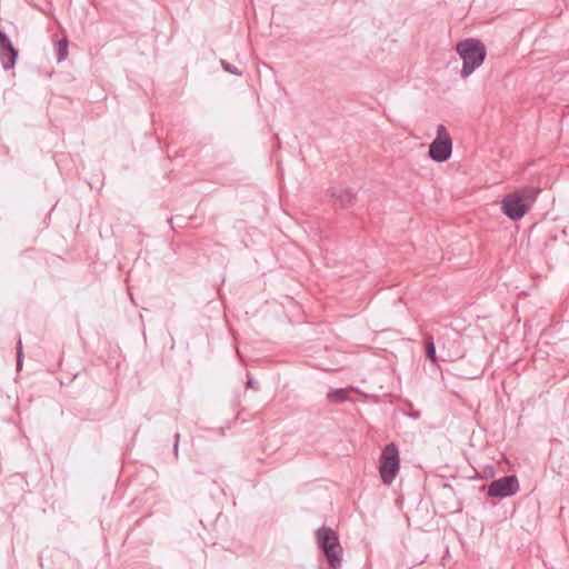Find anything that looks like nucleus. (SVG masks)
<instances>
[{"label": "nucleus", "mask_w": 569, "mask_h": 569, "mask_svg": "<svg viewBox=\"0 0 569 569\" xmlns=\"http://www.w3.org/2000/svg\"><path fill=\"white\" fill-rule=\"evenodd\" d=\"M456 51L462 60L460 76L468 78L483 63L487 51L483 43L475 38L465 39L457 43Z\"/></svg>", "instance_id": "f257e3e1"}, {"label": "nucleus", "mask_w": 569, "mask_h": 569, "mask_svg": "<svg viewBox=\"0 0 569 569\" xmlns=\"http://www.w3.org/2000/svg\"><path fill=\"white\" fill-rule=\"evenodd\" d=\"M335 200L343 208L350 207L355 203L357 194L353 189L349 187H337L331 190Z\"/></svg>", "instance_id": "6e6552de"}, {"label": "nucleus", "mask_w": 569, "mask_h": 569, "mask_svg": "<svg viewBox=\"0 0 569 569\" xmlns=\"http://www.w3.org/2000/svg\"><path fill=\"white\" fill-rule=\"evenodd\" d=\"M535 200V194L529 189L516 190L506 194L501 200V211L511 220L518 221L525 217L531 203Z\"/></svg>", "instance_id": "f03ea898"}, {"label": "nucleus", "mask_w": 569, "mask_h": 569, "mask_svg": "<svg viewBox=\"0 0 569 569\" xmlns=\"http://www.w3.org/2000/svg\"><path fill=\"white\" fill-rule=\"evenodd\" d=\"M0 56L2 66L6 70L13 68L17 61L18 52L13 48L11 41L6 33L0 29Z\"/></svg>", "instance_id": "0eeeda50"}, {"label": "nucleus", "mask_w": 569, "mask_h": 569, "mask_svg": "<svg viewBox=\"0 0 569 569\" xmlns=\"http://www.w3.org/2000/svg\"><path fill=\"white\" fill-rule=\"evenodd\" d=\"M221 64L226 71L233 73V74H240V72L238 71V69L236 67H231L230 64L226 63L224 61H222Z\"/></svg>", "instance_id": "ddd939ff"}, {"label": "nucleus", "mask_w": 569, "mask_h": 569, "mask_svg": "<svg viewBox=\"0 0 569 569\" xmlns=\"http://www.w3.org/2000/svg\"><path fill=\"white\" fill-rule=\"evenodd\" d=\"M426 356L432 363L437 362L436 345L432 336L430 335L426 337Z\"/></svg>", "instance_id": "9d476101"}, {"label": "nucleus", "mask_w": 569, "mask_h": 569, "mask_svg": "<svg viewBox=\"0 0 569 569\" xmlns=\"http://www.w3.org/2000/svg\"><path fill=\"white\" fill-rule=\"evenodd\" d=\"M58 61L61 62L68 57V40L62 39L57 43Z\"/></svg>", "instance_id": "9b49d317"}, {"label": "nucleus", "mask_w": 569, "mask_h": 569, "mask_svg": "<svg viewBox=\"0 0 569 569\" xmlns=\"http://www.w3.org/2000/svg\"><path fill=\"white\" fill-rule=\"evenodd\" d=\"M400 468L399 450L395 443H388L381 453L379 472L385 485L389 486L396 479Z\"/></svg>", "instance_id": "20e7f679"}, {"label": "nucleus", "mask_w": 569, "mask_h": 569, "mask_svg": "<svg viewBox=\"0 0 569 569\" xmlns=\"http://www.w3.org/2000/svg\"><path fill=\"white\" fill-rule=\"evenodd\" d=\"M22 341L19 338L17 342V370H21L22 367Z\"/></svg>", "instance_id": "f8f14e48"}, {"label": "nucleus", "mask_w": 569, "mask_h": 569, "mask_svg": "<svg viewBox=\"0 0 569 569\" xmlns=\"http://www.w3.org/2000/svg\"><path fill=\"white\" fill-rule=\"evenodd\" d=\"M252 385H253L252 380H248L247 386L252 387Z\"/></svg>", "instance_id": "2eb2a0df"}, {"label": "nucleus", "mask_w": 569, "mask_h": 569, "mask_svg": "<svg viewBox=\"0 0 569 569\" xmlns=\"http://www.w3.org/2000/svg\"><path fill=\"white\" fill-rule=\"evenodd\" d=\"M452 153V139L443 124H438L437 134L429 144L428 154L435 162H446Z\"/></svg>", "instance_id": "39448f33"}, {"label": "nucleus", "mask_w": 569, "mask_h": 569, "mask_svg": "<svg viewBox=\"0 0 569 569\" xmlns=\"http://www.w3.org/2000/svg\"><path fill=\"white\" fill-rule=\"evenodd\" d=\"M179 440H180V435L176 433L174 435V445H173V451H174L176 456H178Z\"/></svg>", "instance_id": "4468645a"}, {"label": "nucleus", "mask_w": 569, "mask_h": 569, "mask_svg": "<svg viewBox=\"0 0 569 569\" xmlns=\"http://www.w3.org/2000/svg\"><path fill=\"white\" fill-rule=\"evenodd\" d=\"M316 538L330 567L333 569L340 568L342 547L336 532L331 528L322 527L317 530Z\"/></svg>", "instance_id": "7ed1b4c3"}, {"label": "nucleus", "mask_w": 569, "mask_h": 569, "mask_svg": "<svg viewBox=\"0 0 569 569\" xmlns=\"http://www.w3.org/2000/svg\"><path fill=\"white\" fill-rule=\"evenodd\" d=\"M519 491V481L516 476H505L493 480L488 487L489 497H509Z\"/></svg>", "instance_id": "423d86ee"}, {"label": "nucleus", "mask_w": 569, "mask_h": 569, "mask_svg": "<svg viewBox=\"0 0 569 569\" xmlns=\"http://www.w3.org/2000/svg\"><path fill=\"white\" fill-rule=\"evenodd\" d=\"M347 390L339 388L330 391L327 395V399L332 403H341L347 400Z\"/></svg>", "instance_id": "1a4fd4ad"}]
</instances>
